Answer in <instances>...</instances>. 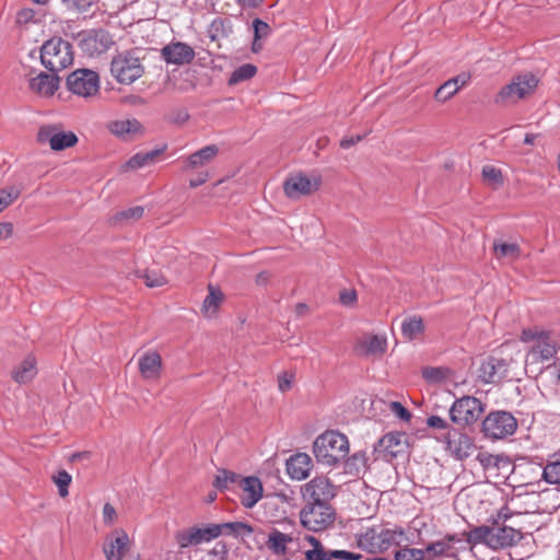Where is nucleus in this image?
Segmentation results:
<instances>
[{"mask_svg": "<svg viewBox=\"0 0 560 560\" xmlns=\"http://www.w3.org/2000/svg\"><path fill=\"white\" fill-rule=\"evenodd\" d=\"M467 544L471 548L478 544L486 545L492 550H501L517 545L523 539V533L511 526L500 525L498 520L492 526L481 525L469 532H464Z\"/></svg>", "mask_w": 560, "mask_h": 560, "instance_id": "nucleus-1", "label": "nucleus"}, {"mask_svg": "<svg viewBox=\"0 0 560 560\" xmlns=\"http://www.w3.org/2000/svg\"><path fill=\"white\" fill-rule=\"evenodd\" d=\"M358 546L369 552L385 551L392 546H400L406 540L402 527L374 525L364 527L355 535Z\"/></svg>", "mask_w": 560, "mask_h": 560, "instance_id": "nucleus-2", "label": "nucleus"}, {"mask_svg": "<svg viewBox=\"0 0 560 560\" xmlns=\"http://www.w3.org/2000/svg\"><path fill=\"white\" fill-rule=\"evenodd\" d=\"M313 453L318 463L335 466L349 454L348 438L337 431H326L316 438Z\"/></svg>", "mask_w": 560, "mask_h": 560, "instance_id": "nucleus-3", "label": "nucleus"}, {"mask_svg": "<svg viewBox=\"0 0 560 560\" xmlns=\"http://www.w3.org/2000/svg\"><path fill=\"white\" fill-rule=\"evenodd\" d=\"M110 73L120 84H131L144 73V66L137 49L116 54L110 62Z\"/></svg>", "mask_w": 560, "mask_h": 560, "instance_id": "nucleus-4", "label": "nucleus"}, {"mask_svg": "<svg viewBox=\"0 0 560 560\" xmlns=\"http://www.w3.org/2000/svg\"><path fill=\"white\" fill-rule=\"evenodd\" d=\"M40 61L47 70L58 73L73 61L71 44L61 37L47 40L40 49Z\"/></svg>", "mask_w": 560, "mask_h": 560, "instance_id": "nucleus-5", "label": "nucleus"}, {"mask_svg": "<svg viewBox=\"0 0 560 560\" xmlns=\"http://www.w3.org/2000/svg\"><path fill=\"white\" fill-rule=\"evenodd\" d=\"M485 412L482 401L474 396H463L455 399L450 408V418L459 429L475 424Z\"/></svg>", "mask_w": 560, "mask_h": 560, "instance_id": "nucleus-6", "label": "nucleus"}, {"mask_svg": "<svg viewBox=\"0 0 560 560\" xmlns=\"http://www.w3.org/2000/svg\"><path fill=\"white\" fill-rule=\"evenodd\" d=\"M538 84V80L532 73L514 77L508 85L503 86L494 98L497 105L514 104L532 94Z\"/></svg>", "mask_w": 560, "mask_h": 560, "instance_id": "nucleus-7", "label": "nucleus"}, {"mask_svg": "<svg viewBox=\"0 0 560 560\" xmlns=\"http://www.w3.org/2000/svg\"><path fill=\"white\" fill-rule=\"evenodd\" d=\"M540 336V339L530 347L526 354L525 370L527 373L542 372L540 364L553 360L557 354L558 345L551 338V334L541 330Z\"/></svg>", "mask_w": 560, "mask_h": 560, "instance_id": "nucleus-8", "label": "nucleus"}, {"mask_svg": "<svg viewBox=\"0 0 560 560\" xmlns=\"http://www.w3.org/2000/svg\"><path fill=\"white\" fill-rule=\"evenodd\" d=\"M336 513L330 503H307L300 512L302 525L308 530L319 532L334 524Z\"/></svg>", "mask_w": 560, "mask_h": 560, "instance_id": "nucleus-9", "label": "nucleus"}, {"mask_svg": "<svg viewBox=\"0 0 560 560\" xmlns=\"http://www.w3.org/2000/svg\"><path fill=\"white\" fill-rule=\"evenodd\" d=\"M516 429L517 420L511 412L504 410L492 411L482 421V432L492 440L513 435Z\"/></svg>", "mask_w": 560, "mask_h": 560, "instance_id": "nucleus-10", "label": "nucleus"}, {"mask_svg": "<svg viewBox=\"0 0 560 560\" xmlns=\"http://www.w3.org/2000/svg\"><path fill=\"white\" fill-rule=\"evenodd\" d=\"M218 537H220V528L218 527V524L214 523L187 527L175 534V540L180 549L207 544Z\"/></svg>", "mask_w": 560, "mask_h": 560, "instance_id": "nucleus-11", "label": "nucleus"}, {"mask_svg": "<svg viewBox=\"0 0 560 560\" xmlns=\"http://www.w3.org/2000/svg\"><path fill=\"white\" fill-rule=\"evenodd\" d=\"M68 90L81 97H91L100 91V77L90 69H77L67 78Z\"/></svg>", "mask_w": 560, "mask_h": 560, "instance_id": "nucleus-12", "label": "nucleus"}, {"mask_svg": "<svg viewBox=\"0 0 560 560\" xmlns=\"http://www.w3.org/2000/svg\"><path fill=\"white\" fill-rule=\"evenodd\" d=\"M374 451L378 458L392 462L407 454L408 438L404 432H389L378 440L374 446Z\"/></svg>", "mask_w": 560, "mask_h": 560, "instance_id": "nucleus-13", "label": "nucleus"}, {"mask_svg": "<svg viewBox=\"0 0 560 560\" xmlns=\"http://www.w3.org/2000/svg\"><path fill=\"white\" fill-rule=\"evenodd\" d=\"M304 539L311 546V549L305 551L306 560H360L362 558L358 552L328 548L313 535H306Z\"/></svg>", "mask_w": 560, "mask_h": 560, "instance_id": "nucleus-14", "label": "nucleus"}, {"mask_svg": "<svg viewBox=\"0 0 560 560\" xmlns=\"http://www.w3.org/2000/svg\"><path fill=\"white\" fill-rule=\"evenodd\" d=\"M78 42L82 51L90 56L100 55L114 44L110 34L103 28L81 32Z\"/></svg>", "mask_w": 560, "mask_h": 560, "instance_id": "nucleus-15", "label": "nucleus"}, {"mask_svg": "<svg viewBox=\"0 0 560 560\" xmlns=\"http://www.w3.org/2000/svg\"><path fill=\"white\" fill-rule=\"evenodd\" d=\"M320 185L318 177H308L305 174L298 173L290 175L283 183V190L288 198L300 199L315 192Z\"/></svg>", "mask_w": 560, "mask_h": 560, "instance_id": "nucleus-16", "label": "nucleus"}, {"mask_svg": "<svg viewBox=\"0 0 560 560\" xmlns=\"http://www.w3.org/2000/svg\"><path fill=\"white\" fill-rule=\"evenodd\" d=\"M335 495V487L324 476L313 478L303 487V497L307 503H329Z\"/></svg>", "mask_w": 560, "mask_h": 560, "instance_id": "nucleus-17", "label": "nucleus"}, {"mask_svg": "<svg viewBox=\"0 0 560 560\" xmlns=\"http://www.w3.org/2000/svg\"><path fill=\"white\" fill-rule=\"evenodd\" d=\"M37 140L40 143L48 142L54 151L65 150L78 142V138L73 132L57 131L56 127L50 125L40 127Z\"/></svg>", "mask_w": 560, "mask_h": 560, "instance_id": "nucleus-18", "label": "nucleus"}, {"mask_svg": "<svg viewBox=\"0 0 560 560\" xmlns=\"http://www.w3.org/2000/svg\"><path fill=\"white\" fill-rule=\"evenodd\" d=\"M443 440L452 454L460 460L469 457L475 450L471 438L463 433L459 428H455L448 431V433L443 434Z\"/></svg>", "mask_w": 560, "mask_h": 560, "instance_id": "nucleus-19", "label": "nucleus"}, {"mask_svg": "<svg viewBox=\"0 0 560 560\" xmlns=\"http://www.w3.org/2000/svg\"><path fill=\"white\" fill-rule=\"evenodd\" d=\"M130 547L128 534L122 529H115L106 538L103 552L106 560H122Z\"/></svg>", "mask_w": 560, "mask_h": 560, "instance_id": "nucleus-20", "label": "nucleus"}, {"mask_svg": "<svg viewBox=\"0 0 560 560\" xmlns=\"http://www.w3.org/2000/svg\"><path fill=\"white\" fill-rule=\"evenodd\" d=\"M509 361L503 358L490 357L479 368V378L487 384H495L506 377Z\"/></svg>", "mask_w": 560, "mask_h": 560, "instance_id": "nucleus-21", "label": "nucleus"}, {"mask_svg": "<svg viewBox=\"0 0 560 560\" xmlns=\"http://www.w3.org/2000/svg\"><path fill=\"white\" fill-rule=\"evenodd\" d=\"M387 349V339L385 336L365 334L360 337L354 345V351L361 357H381Z\"/></svg>", "mask_w": 560, "mask_h": 560, "instance_id": "nucleus-22", "label": "nucleus"}, {"mask_svg": "<svg viewBox=\"0 0 560 560\" xmlns=\"http://www.w3.org/2000/svg\"><path fill=\"white\" fill-rule=\"evenodd\" d=\"M163 59L172 65H185L192 61L195 51L186 43L175 42L164 46L161 50Z\"/></svg>", "mask_w": 560, "mask_h": 560, "instance_id": "nucleus-23", "label": "nucleus"}, {"mask_svg": "<svg viewBox=\"0 0 560 560\" xmlns=\"http://www.w3.org/2000/svg\"><path fill=\"white\" fill-rule=\"evenodd\" d=\"M313 468L312 458L305 453L292 455L287 460V472L294 480H304Z\"/></svg>", "mask_w": 560, "mask_h": 560, "instance_id": "nucleus-24", "label": "nucleus"}, {"mask_svg": "<svg viewBox=\"0 0 560 560\" xmlns=\"http://www.w3.org/2000/svg\"><path fill=\"white\" fill-rule=\"evenodd\" d=\"M139 372L145 380L159 378L162 371V358L156 351H148L139 359Z\"/></svg>", "mask_w": 560, "mask_h": 560, "instance_id": "nucleus-25", "label": "nucleus"}, {"mask_svg": "<svg viewBox=\"0 0 560 560\" xmlns=\"http://www.w3.org/2000/svg\"><path fill=\"white\" fill-rule=\"evenodd\" d=\"M59 80L57 73L40 72L30 80V89L39 95L51 96L59 88Z\"/></svg>", "mask_w": 560, "mask_h": 560, "instance_id": "nucleus-26", "label": "nucleus"}, {"mask_svg": "<svg viewBox=\"0 0 560 560\" xmlns=\"http://www.w3.org/2000/svg\"><path fill=\"white\" fill-rule=\"evenodd\" d=\"M218 152L219 148L215 144L206 145L185 159L183 170L190 171L202 167L212 161Z\"/></svg>", "mask_w": 560, "mask_h": 560, "instance_id": "nucleus-27", "label": "nucleus"}, {"mask_svg": "<svg viewBox=\"0 0 560 560\" xmlns=\"http://www.w3.org/2000/svg\"><path fill=\"white\" fill-rule=\"evenodd\" d=\"M241 488L247 492V495L242 499V504L245 508H253L261 498L262 486L257 477H246L241 480Z\"/></svg>", "mask_w": 560, "mask_h": 560, "instance_id": "nucleus-28", "label": "nucleus"}, {"mask_svg": "<svg viewBox=\"0 0 560 560\" xmlns=\"http://www.w3.org/2000/svg\"><path fill=\"white\" fill-rule=\"evenodd\" d=\"M293 541V537L276 528L271 529L266 541V547L276 556H285L288 545Z\"/></svg>", "mask_w": 560, "mask_h": 560, "instance_id": "nucleus-29", "label": "nucleus"}, {"mask_svg": "<svg viewBox=\"0 0 560 560\" xmlns=\"http://www.w3.org/2000/svg\"><path fill=\"white\" fill-rule=\"evenodd\" d=\"M141 124L137 119L113 120L107 124V129L114 136L126 139L141 131Z\"/></svg>", "mask_w": 560, "mask_h": 560, "instance_id": "nucleus-30", "label": "nucleus"}, {"mask_svg": "<svg viewBox=\"0 0 560 560\" xmlns=\"http://www.w3.org/2000/svg\"><path fill=\"white\" fill-rule=\"evenodd\" d=\"M37 374L36 360L33 357L25 358L14 370L12 377L19 384L31 382Z\"/></svg>", "mask_w": 560, "mask_h": 560, "instance_id": "nucleus-31", "label": "nucleus"}, {"mask_svg": "<svg viewBox=\"0 0 560 560\" xmlns=\"http://www.w3.org/2000/svg\"><path fill=\"white\" fill-rule=\"evenodd\" d=\"M425 326L423 319L420 316L413 315L407 317L401 323V334L405 339L412 341L419 335L424 332Z\"/></svg>", "mask_w": 560, "mask_h": 560, "instance_id": "nucleus-32", "label": "nucleus"}, {"mask_svg": "<svg viewBox=\"0 0 560 560\" xmlns=\"http://www.w3.org/2000/svg\"><path fill=\"white\" fill-rule=\"evenodd\" d=\"M534 374L540 375L545 386L552 389L560 387V362L553 360L552 363L542 366V372H535Z\"/></svg>", "mask_w": 560, "mask_h": 560, "instance_id": "nucleus-33", "label": "nucleus"}, {"mask_svg": "<svg viewBox=\"0 0 560 560\" xmlns=\"http://www.w3.org/2000/svg\"><path fill=\"white\" fill-rule=\"evenodd\" d=\"M220 528V536H235V537H244L249 536L254 529L253 527L244 522H228L218 524Z\"/></svg>", "mask_w": 560, "mask_h": 560, "instance_id": "nucleus-34", "label": "nucleus"}, {"mask_svg": "<svg viewBox=\"0 0 560 560\" xmlns=\"http://www.w3.org/2000/svg\"><path fill=\"white\" fill-rule=\"evenodd\" d=\"M163 150L164 149H155L144 153H137L127 161L126 166L131 170H137L149 165L154 162L156 156L161 154Z\"/></svg>", "mask_w": 560, "mask_h": 560, "instance_id": "nucleus-35", "label": "nucleus"}, {"mask_svg": "<svg viewBox=\"0 0 560 560\" xmlns=\"http://www.w3.org/2000/svg\"><path fill=\"white\" fill-rule=\"evenodd\" d=\"M257 73V67L253 63H244L237 67L229 78V85H236L241 82L250 80Z\"/></svg>", "mask_w": 560, "mask_h": 560, "instance_id": "nucleus-36", "label": "nucleus"}, {"mask_svg": "<svg viewBox=\"0 0 560 560\" xmlns=\"http://www.w3.org/2000/svg\"><path fill=\"white\" fill-rule=\"evenodd\" d=\"M425 552H432L435 557L445 556L453 559L457 558V552L454 550V547L450 546L444 537L440 540L430 542L425 547Z\"/></svg>", "mask_w": 560, "mask_h": 560, "instance_id": "nucleus-37", "label": "nucleus"}, {"mask_svg": "<svg viewBox=\"0 0 560 560\" xmlns=\"http://www.w3.org/2000/svg\"><path fill=\"white\" fill-rule=\"evenodd\" d=\"M493 250L497 258L516 259L521 254L520 246L516 243H504L495 241L493 243Z\"/></svg>", "mask_w": 560, "mask_h": 560, "instance_id": "nucleus-38", "label": "nucleus"}, {"mask_svg": "<svg viewBox=\"0 0 560 560\" xmlns=\"http://www.w3.org/2000/svg\"><path fill=\"white\" fill-rule=\"evenodd\" d=\"M223 300V294L220 290L209 287V294L206 296L202 308L208 315H212L217 312L220 303Z\"/></svg>", "mask_w": 560, "mask_h": 560, "instance_id": "nucleus-39", "label": "nucleus"}, {"mask_svg": "<svg viewBox=\"0 0 560 560\" xmlns=\"http://www.w3.org/2000/svg\"><path fill=\"white\" fill-rule=\"evenodd\" d=\"M238 475L228 469H218V475L214 478L213 487L223 491L230 489V486L235 483Z\"/></svg>", "mask_w": 560, "mask_h": 560, "instance_id": "nucleus-40", "label": "nucleus"}, {"mask_svg": "<svg viewBox=\"0 0 560 560\" xmlns=\"http://www.w3.org/2000/svg\"><path fill=\"white\" fill-rule=\"evenodd\" d=\"M542 479L549 485H560V460L548 462L542 469Z\"/></svg>", "mask_w": 560, "mask_h": 560, "instance_id": "nucleus-41", "label": "nucleus"}, {"mask_svg": "<svg viewBox=\"0 0 560 560\" xmlns=\"http://www.w3.org/2000/svg\"><path fill=\"white\" fill-rule=\"evenodd\" d=\"M483 180L491 186L503 185V175L500 168L492 165H485L481 171Z\"/></svg>", "mask_w": 560, "mask_h": 560, "instance_id": "nucleus-42", "label": "nucleus"}, {"mask_svg": "<svg viewBox=\"0 0 560 560\" xmlns=\"http://www.w3.org/2000/svg\"><path fill=\"white\" fill-rule=\"evenodd\" d=\"M21 195V189L16 186H9L0 189V212L12 205Z\"/></svg>", "mask_w": 560, "mask_h": 560, "instance_id": "nucleus-43", "label": "nucleus"}, {"mask_svg": "<svg viewBox=\"0 0 560 560\" xmlns=\"http://www.w3.org/2000/svg\"><path fill=\"white\" fill-rule=\"evenodd\" d=\"M425 549L409 548L407 546L399 548L395 552V560H424Z\"/></svg>", "mask_w": 560, "mask_h": 560, "instance_id": "nucleus-44", "label": "nucleus"}, {"mask_svg": "<svg viewBox=\"0 0 560 560\" xmlns=\"http://www.w3.org/2000/svg\"><path fill=\"white\" fill-rule=\"evenodd\" d=\"M456 93H458V90L455 85H453L450 80L444 82L434 93V100L439 103H445L448 100H451Z\"/></svg>", "mask_w": 560, "mask_h": 560, "instance_id": "nucleus-45", "label": "nucleus"}, {"mask_svg": "<svg viewBox=\"0 0 560 560\" xmlns=\"http://www.w3.org/2000/svg\"><path fill=\"white\" fill-rule=\"evenodd\" d=\"M54 482L58 487V493L61 498L69 494V486L72 481V477L66 470H60L56 476L52 477Z\"/></svg>", "mask_w": 560, "mask_h": 560, "instance_id": "nucleus-46", "label": "nucleus"}, {"mask_svg": "<svg viewBox=\"0 0 560 560\" xmlns=\"http://www.w3.org/2000/svg\"><path fill=\"white\" fill-rule=\"evenodd\" d=\"M144 209L141 206L131 207L118 212L115 219L119 222H131L142 218Z\"/></svg>", "mask_w": 560, "mask_h": 560, "instance_id": "nucleus-47", "label": "nucleus"}, {"mask_svg": "<svg viewBox=\"0 0 560 560\" xmlns=\"http://www.w3.org/2000/svg\"><path fill=\"white\" fill-rule=\"evenodd\" d=\"M144 283L150 288H158L166 284V278L156 270H147L142 276Z\"/></svg>", "mask_w": 560, "mask_h": 560, "instance_id": "nucleus-48", "label": "nucleus"}, {"mask_svg": "<svg viewBox=\"0 0 560 560\" xmlns=\"http://www.w3.org/2000/svg\"><path fill=\"white\" fill-rule=\"evenodd\" d=\"M427 424H428V427H430L432 429L444 431L443 434L448 433V431L455 429L444 418H442L440 416H430L427 419Z\"/></svg>", "mask_w": 560, "mask_h": 560, "instance_id": "nucleus-49", "label": "nucleus"}, {"mask_svg": "<svg viewBox=\"0 0 560 560\" xmlns=\"http://www.w3.org/2000/svg\"><path fill=\"white\" fill-rule=\"evenodd\" d=\"M254 36L256 40L267 38L270 34V26L260 19L253 21Z\"/></svg>", "mask_w": 560, "mask_h": 560, "instance_id": "nucleus-50", "label": "nucleus"}, {"mask_svg": "<svg viewBox=\"0 0 560 560\" xmlns=\"http://www.w3.org/2000/svg\"><path fill=\"white\" fill-rule=\"evenodd\" d=\"M36 12L31 8H24L16 13V24L25 25L35 20Z\"/></svg>", "mask_w": 560, "mask_h": 560, "instance_id": "nucleus-51", "label": "nucleus"}, {"mask_svg": "<svg viewBox=\"0 0 560 560\" xmlns=\"http://www.w3.org/2000/svg\"><path fill=\"white\" fill-rule=\"evenodd\" d=\"M358 295L355 290H342L339 294V301L342 305L352 307L355 305Z\"/></svg>", "mask_w": 560, "mask_h": 560, "instance_id": "nucleus-52", "label": "nucleus"}, {"mask_svg": "<svg viewBox=\"0 0 560 560\" xmlns=\"http://www.w3.org/2000/svg\"><path fill=\"white\" fill-rule=\"evenodd\" d=\"M293 380H294V374H292V373L282 372L281 374H279L278 375L279 390L282 393L288 392L292 386Z\"/></svg>", "mask_w": 560, "mask_h": 560, "instance_id": "nucleus-53", "label": "nucleus"}, {"mask_svg": "<svg viewBox=\"0 0 560 560\" xmlns=\"http://www.w3.org/2000/svg\"><path fill=\"white\" fill-rule=\"evenodd\" d=\"M390 411L397 416L399 419L408 421L411 417V413L407 408H405L400 402L398 401H392L390 402Z\"/></svg>", "mask_w": 560, "mask_h": 560, "instance_id": "nucleus-54", "label": "nucleus"}, {"mask_svg": "<svg viewBox=\"0 0 560 560\" xmlns=\"http://www.w3.org/2000/svg\"><path fill=\"white\" fill-rule=\"evenodd\" d=\"M226 21L223 19H215L212 22V30L215 32V34L211 35V38L214 39L219 33H221L222 36H228L231 32V25L229 24V28H225Z\"/></svg>", "mask_w": 560, "mask_h": 560, "instance_id": "nucleus-55", "label": "nucleus"}, {"mask_svg": "<svg viewBox=\"0 0 560 560\" xmlns=\"http://www.w3.org/2000/svg\"><path fill=\"white\" fill-rule=\"evenodd\" d=\"M423 377L428 381L439 382L444 378V372L439 368H427L423 370Z\"/></svg>", "mask_w": 560, "mask_h": 560, "instance_id": "nucleus-56", "label": "nucleus"}, {"mask_svg": "<svg viewBox=\"0 0 560 560\" xmlns=\"http://www.w3.org/2000/svg\"><path fill=\"white\" fill-rule=\"evenodd\" d=\"M477 460L480 463V465L487 469L491 466H497V456H493L489 453H479L477 455Z\"/></svg>", "mask_w": 560, "mask_h": 560, "instance_id": "nucleus-57", "label": "nucleus"}, {"mask_svg": "<svg viewBox=\"0 0 560 560\" xmlns=\"http://www.w3.org/2000/svg\"><path fill=\"white\" fill-rule=\"evenodd\" d=\"M80 12H89L94 0H65Z\"/></svg>", "mask_w": 560, "mask_h": 560, "instance_id": "nucleus-58", "label": "nucleus"}, {"mask_svg": "<svg viewBox=\"0 0 560 560\" xmlns=\"http://www.w3.org/2000/svg\"><path fill=\"white\" fill-rule=\"evenodd\" d=\"M469 81H470V74L466 73V72H462L458 75L450 79V82H452L453 85H455L458 91L462 88H464L465 85H467L469 83Z\"/></svg>", "mask_w": 560, "mask_h": 560, "instance_id": "nucleus-59", "label": "nucleus"}, {"mask_svg": "<svg viewBox=\"0 0 560 560\" xmlns=\"http://www.w3.org/2000/svg\"><path fill=\"white\" fill-rule=\"evenodd\" d=\"M348 465H353L359 469L360 466L365 467L366 465V457L364 453H355L349 458Z\"/></svg>", "mask_w": 560, "mask_h": 560, "instance_id": "nucleus-60", "label": "nucleus"}, {"mask_svg": "<svg viewBox=\"0 0 560 560\" xmlns=\"http://www.w3.org/2000/svg\"><path fill=\"white\" fill-rule=\"evenodd\" d=\"M116 516L115 508L106 503L103 508V518L106 524H112L114 522V518Z\"/></svg>", "mask_w": 560, "mask_h": 560, "instance_id": "nucleus-61", "label": "nucleus"}, {"mask_svg": "<svg viewBox=\"0 0 560 560\" xmlns=\"http://www.w3.org/2000/svg\"><path fill=\"white\" fill-rule=\"evenodd\" d=\"M540 334H541V330L534 331L532 329H524L522 332L521 339H522V341H525V342L534 341L536 343L541 337Z\"/></svg>", "mask_w": 560, "mask_h": 560, "instance_id": "nucleus-62", "label": "nucleus"}, {"mask_svg": "<svg viewBox=\"0 0 560 560\" xmlns=\"http://www.w3.org/2000/svg\"><path fill=\"white\" fill-rule=\"evenodd\" d=\"M208 178H209L208 172H200V173H198V175L195 178H191L189 180V186L191 188H196V187L205 184L208 180Z\"/></svg>", "mask_w": 560, "mask_h": 560, "instance_id": "nucleus-63", "label": "nucleus"}, {"mask_svg": "<svg viewBox=\"0 0 560 560\" xmlns=\"http://www.w3.org/2000/svg\"><path fill=\"white\" fill-rule=\"evenodd\" d=\"M13 233V225L10 222L0 223V240L10 237Z\"/></svg>", "mask_w": 560, "mask_h": 560, "instance_id": "nucleus-64", "label": "nucleus"}]
</instances>
